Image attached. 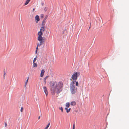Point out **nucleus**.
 Masks as SVG:
<instances>
[{
    "instance_id": "1",
    "label": "nucleus",
    "mask_w": 129,
    "mask_h": 129,
    "mask_svg": "<svg viewBox=\"0 0 129 129\" xmlns=\"http://www.w3.org/2000/svg\"><path fill=\"white\" fill-rule=\"evenodd\" d=\"M47 18V16H46L43 20L42 24V27L40 28V31L38 32L37 34L38 36L37 37V40L40 42L39 43H37L35 51L36 54L37 53L39 46H40L43 44L45 42V40L43 38L42 36L43 35V33L44 32L45 30L44 25Z\"/></svg>"
},
{
    "instance_id": "2",
    "label": "nucleus",
    "mask_w": 129,
    "mask_h": 129,
    "mask_svg": "<svg viewBox=\"0 0 129 129\" xmlns=\"http://www.w3.org/2000/svg\"><path fill=\"white\" fill-rule=\"evenodd\" d=\"M51 93L53 95L55 94L56 92L57 93H59L63 89V84L61 82L57 83L54 81L51 82L50 83Z\"/></svg>"
},
{
    "instance_id": "3",
    "label": "nucleus",
    "mask_w": 129,
    "mask_h": 129,
    "mask_svg": "<svg viewBox=\"0 0 129 129\" xmlns=\"http://www.w3.org/2000/svg\"><path fill=\"white\" fill-rule=\"evenodd\" d=\"M80 73L79 72H74L72 74L71 80L72 81L70 83H75L78 77L80 75Z\"/></svg>"
},
{
    "instance_id": "4",
    "label": "nucleus",
    "mask_w": 129,
    "mask_h": 129,
    "mask_svg": "<svg viewBox=\"0 0 129 129\" xmlns=\"http://www.w3.org/2000/svg\"><path fill=\"white\" fill-rule=\"evenodd\" d=\"M74 83H70V90L71 93L73 94H75L76 93L77 88L75 85Z\"/></svg>"
},
{
    "instance_id": "5",
    "label": "nucleus",
    "mask_w": 129,
    "mask_h": 129,
    "mask_svg": "<svg viewBox=\"0 0 129 129\" xmlns=\"http://www.w3.org/2000/svg\"><path fill=\"white\" fill-rule=\"evenodd\" d=\"M35 20L36 21V23H37L38 21L40 20V18H39V16L38 15H36L35 17Z\"/></svg>"
},
{
    "instance_id": "6",
    "label": "nucleus",
    "mask_w": 129,
    "mask_h": 129,
    "mask_svg": "<svg viewBox=\"0 0 129 129\" xmlns=\"http://www.w3.org/2000/svg\"><path fill=\"white\" fill-rule=\"evenodd\" d=\"M43 89L46 95V96H47L48 94V92L46 87H44Z\"/></svg>"
},
{
    "instance_id": "7",
    "label": "nucleus",
    "mask_w": 129,
    "mask_h": 129,
    "mask_svg": "<svg viewBox=\"0 0 129 129\" xmlns=\"http://www.w3.org/2000/svg\"><path fill=\"white\" fill-rule=\"evenodd\" d=\"M44 72L45 71L44 69H42L41 70L40 74V76L41 77H42L43 76Z\"/></svg>"
},
{
    "instance_id": "8",
    "label": "nucleus",
    "mask_w": 129,
    "mask_h": 129,
    "mask_svg": "<svg viewBox=\"0 0 129 129\" xmlns=\"http://www.w3.org/2000/svg\"><path fill=\"white\" fill-rule=\"evenodd\" d=\"M38 66L36 62H33V68H35L37 67Z\"/></svg>"
},
{
    "instance_id": "9",
    "label": "nucleus",
    "mask_w": 129,
    "mask_h": 129,
    "mask_svg": "<svg viewBox=\"0 0 129 129\" xmlns=\"http://www.w3.org/2000/svg\"><path fill=\"white\" fill-rule=\"evenodd\" d=\"M76 104V103L75 101H73L71 102L70 103V105H71L73 106H75Z\"/></svg>"
},
{
    "instance_id": "10",
    "label": "nucleus",
    "mask_w": 129,
    "mask_h": 129,
    "mask_svg": "<svg viewBox=\"0 0 129 129\" xmlns=\"http://www.w3.org/2000/svg\"><path fill=\"white\" fill-rule=\"evenodd\" d=\"M30 1V0H26L24 3V5H26L28 4Z\"/></svg>"
},
{
    "instance_id": "11",
    "label": "nucleus",
    "mask_w": 129,
    "mask_h": 129,
    "mask_svg": "<svg viewBox=\"0 0 129 129\" xmlns=\"http://www.w3.org/2000/svg\"><path fill=\"white\" fill-rule=\"evenodd\" d=\"M65 109L66 110L67 112L68 113L70 111L71 108H70L68 109L67 108H65Z\"/></svg>"
},
{
    "instance_id": "12",
    "label": "nucleus",
    "mask_w": 129,
    "mask_h": 129,
    "mask_svg": "<svg viewBox=\"0 0 129 129\" xmlns=\"http://www.w3.org/2000/svg\"><path fill=\"white\" fill-rule=\"evenodd\" d=\"M70 106V103L69 102H67L66 103V108H68Z\"/></svg>"
},
{
    "instance_id": "13",
    "label": "nucleus",
    "mask_w": 129,
    "mask_h": 129,
    "mask_svg": "<svg viewBox=\"0 0 129 129\" xmlns=\"http://www.w3.org/2000/svg\"><path fill=\"white\" fill-rule=\"evenodd\" d=\"M28 79H29V77H28V78H27V80H26V82H25V85H24V86L25 87H26V86L27 85V83H28Z\"/></svg>"
},
{
    "instance_id": "14",
    "label": "nucleus",
    "mask_w": 129,
    "mask_h": 129,
    "mask_svg": "<svg viewBox=\"0 0 129 129\" xmlns=\"http://www.w3.org/2000/svg\"><path fill=\"white\" fill-rule=\"evenodd\" d=\"M50 125V123H49L47 125L46 127L44 128V129H47L48 128V127H49Z\"/></svg>"
},
{
    "instance_id": "15",
    "label": "nucleus",
    "mask_w": 129,
    "mask_h": 129,
    "mask_svg": "<svg viewBox=\"0 0 129 129\" xmlns=\"http://www.w3.org/2000/svg\"><path fill=\"white\" fill-rule=\"evenodd\" d=\"M49 77L48 76H46L44 79V81L46 83V80Z\"/></svg>"
},
{
    "instance_id": "16",
    "label": "nucleus",
    "mask_w": 129,
    "mask_h": 129,
    "mask_svg": "<svg viewBox=\"0 0 129 129\" xmlns=\"http://www.w3.org/2000/svg\"><path fill=\"white\" fill-rule=\"evenodd\" d=\"M6 75V73H5V71L4 72V74L3 75V78L4 79H5V76Z\"/></svg>"
},
{
    "instance_id": "17",
    "label": "nucleus",
    "mask_w": 129,
    "mask_h": 129,
    "mask_svg": "<svg viewBox=\"0 0 129 129\" xmlns=\"http://www.w3.org/2000/svg\"><path fill=\"white\" fill-rule=\"evenodd\" d=\"M37 57L36 56V57L34 58L33 59V62H35L37 59Z\"/></svg>"
},
{
    "instance_id": "18",
    "label": "nucleus",
    "mask_w": 129,
    "mask_h": 129,
    "mask_svg": "<svg viewBox=\"0 0 129 129\" xmlns=\"http://www.w3.org/2000/svg\"><path fill=\"white\" fill-rule=\"evenodd\" d=\"M59 109L60 110H61V112H63V108L62 107H59Z\"/></svg>"
},
{
    "instance_id": "19",
    "label": "nucleus",
    "mask_w": 129,
    "mask_h": 129,
    "mask_svg": "<svg viewBox=\"0 0 129 129\" xmlns=\"http://www.w3.org/2000/svg\"><path fill=\"white\" fill-rule=\"evenodd\" d=\"M75 83H76V86H78L79 85V83L78 82V81H76L75 82Z\"/></svg>"
},
{
    "instance_id": "20",
    "label": "nucleus",
    "mask_w": 129,
    "mask_h": 129,
    "mask_svg": "<svg viewBox=\"0 0 129 129\" xmlns=\"http://www.w3.org/2000/svg\"><path fill=\"white\" fill-rule=\"evenodd\" d=\"M23 107H21V110H20V111L21 112H22L23 111Z\"/></svg>"
},
{
    "instance_id": "21",
    "label": "nucleus",
    "mask_w": 129,
    "mask_h": 129,
    "mask_svg": "<svg viewBox=\"0 0 129 129\" xmlns=\"http://www.w3.org/2000/svg\"><path fill=\"white\" fill-rule=\"evenodd\" d=\"M44 16V15L43 14H41L40 16V17H41V18H42Z\"/></svg>"
},
{
    "instance_id": "22",
    "label": "nucleus",
    "mask_w": 129,
    "mask_h": 129,
    "mask_svg": "<svg viewBox=\"0 0 129 129\" xmlns=\"http://www.w3.org/2000/svg\"><path fill=\"white\" fill-rule=\"evenodd\" d=\"M75 124H74L73 125V129H75Z\"/></svg>"
},
{
    "instance_id": "23",
    "label": "nucleus",
    "mask_w": 129,
    "mask_h": 129,
    "mask_svg": "<svg viewBox=\"0 0 129 129\" xmlns=\"http://www.w3.org/2000/svg\"><path fill=\"white\" fill-rule=\"evenodd\" d=\"M4 124H5V127H6L7 126V123L5 122L4 123Z\"/></svg>"
},
{
    "instance_id": "24",
    "label": "nucleus",
    "mask_w": 129,
    "mask_h": 129,
    "mask_svg": "<svg viewBox=\"0 0 129 129\" xmlns=\"http://www.w3.org/2000/svg\"><path fill=\"white\" fill-rule=\"evenodd\" d=\"M47 10V8L46 7H45V9H44V10L45 11H46Z\"/></svg>"
},
{
    "instance_id": "25",
    "label": "nucleus",
    "mask_w": 129,
    "mask_h": 129,
    "mask_svg": "<svg viewBox=\"0 0 129 129\" xmlns=\"http://www.w3.org/2000/svg\"><path fill=\"white\" fill-rule=\"evenodd\" d=\"M40 118V116H39L38 117V119L39 120Z\"/></svg>"
},
{
    "instance_id": "26",
    "label": "nucleus",
    "mask_w": 129,
    "mask_h": 129,
    "mask_svg": "<svg viewBox=\"0 0 129 129\" xmlns=\"http://www.w3.org/2000/svg\"><path fill=\"white\" fill-rule=\"evenodd\" d=\"M44 5V3H42V5Z\"/></svg>"
},
{
    "instance_id": "27",
    "label": "nucleus",
    "mask_w": 129,
    "mask_h": 129,
    "mask_svg": "<svg viewBox=\"0 0 129 129\" xmlns=\"http://www.w3.org/2000/svg\"><path fill=\"white\" fill-rule=\"evenodd\" d=\"M34 9H33V11H34Z\"/></svg>"
},
{
    "instance_id": "28",
    "label": "nucleus",
    "mask_w": 129,
    "mask_h": 129,
    "mask_svg": "<svg viewBox=\"0 0 129 129\" xmlns=\"http://www.w3.org/2000/svg\"><path fill=\"white\" fill-rule=\"evenodd\" d=\"M90 27H91V25H90V28H90Z\"/></svg>"
}]
</instances>
